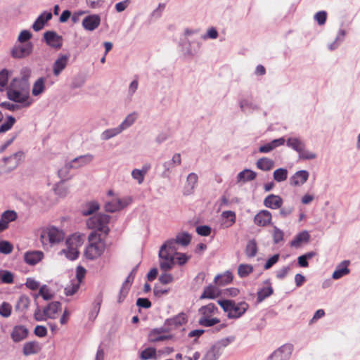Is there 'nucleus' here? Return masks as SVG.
<instances>
[{
	"instance_id": "f257e3e1",
	"label": "nucleus",
	"mask_w": 360,
	"mask_h": 360,
	"mask_svg": "<svg viewBox=\"0 0 360 360\" xmlns=\"http://www.w3.org/2000/svg\"><path fill=\"white\" fill-rule=\"evenodd\" d=\"M23 71L25 75L21 78H14L7 86V96L10 100L24 103V106L27 107L31 103L27 101L30 96V70L25 69Z\"/></svg>"
},
{
	"instance_id": "f03ea898",
	"label": "nucleus",
	"mask_w": 360,
	"mask_h": 360,
	"mask_svg": "<svg viewBox=\"0 0 360 360\" xmlns=\"http://www.w3.org/2000/svg\"><path fill=\"white\" fill-rule=\"evenodd\" d=\"M176 245V242L174 239H170L161 246L159 252L161 270L167 271L174 266L175 264V255L177 253Z\"/></svg>"
},
{
	"instance_id": "7ed1b4c3",
	"label": "nucleus",
	"mask_w": 360,
	"mask_h": 360,
	"mask_svg": "<svg viewBox=\"0 0 360 360\" xmlns=\"http://www.w3.org/2000/svg\"><path fill=\"white\" fill-rule=\"evenodd\" d=\"M88 242L89 244L84 251L86 258L91 260L98 258L105 248L104 240L101 238L98 233L91 232L88 237Z\"/></svg>"
},
{
	"instance_id": "20e7f679",
	"label": "nucleus",
	"mask_w": 360,
	"mask_h": 360,
	"mask_svg": "<svg viewBox=\"0 0 360 360\" xmlns=\"http://www.w3.org/2000/svg\"><path fill=\"white\" fill-rule=\"evenodd\" d=\"M219 305L226 313L227 317L236 319L241 317L248 309L249 305L245 302L236 303L231 300H220L217 301Z\"/></svg>"
},
{
	"instance_id": "39448f33",
	"label": "nucleus",
	"mask_w": 360,
	"mask_h": 360,
	"mask_svg": "<svg viewBox=\"0 0 360 360\" xmlns=\"http://www.w3.org/2000/svg\"><path fill=\"white\" fill-rule=\"evenodd\" d=\"M108 199L105 201L104 209L108 212H119L128 205L132 202V198L129 196H120L117 193H114L112 190H110L107 193Z\"/></svg>"
},
{
	"instance_id": "423d86ee",
	"label": "nucleus",
	"mask_w": 360,
	"mask_h": 360,
	"mask_svg": "<svg viewBox=\"0 0 360 360\" xmlns=\"http://www.w3.org/2000/svg\"><path fill=\"white\" fill-rule=\"evenodd\" d=\"M219 312V309L213 303L201 307L198 309L200 316L198 323L205 327H210L220 322L218 318L212 317Z\"/></svg>"
},
{
	"instance_id": "0eeeda50",
	"label": "nucleus",
	"mask_w": 360,
	"mask_h": 360,
	"mask_svg": "<svg viewBox=\"0 0 360 360\" xmlns=\"http://www.w3.org/2000/svg\"><path fill=\"white\" fill-rule=\"evenodd\" d=\"M63 231L55 226H49L41 230L40 241L44 248L52 246L60 243L64 238Z\"/></svg>"
},
{
	"instance_id": "6e6552de",
	"label": "nucleus",
	"mask_w": 360,
	"mask_h": 360,
	"mask_svg": "<svg viewBox=\"0 0 360 360\" xmlns=\"http://www.w3.org/2000/svg\"><path fill=\"white\" fill-rule=\"evenodd\" d=\"M110 216L105 214H98L89 218L86 226L89 229H97L107 233L109 231L107 225L110 221Z\"/></svg>"
},
{
	"instance_id": "1a4fd4ad",
	"label": "nucleus",
	"mask_w": 360,
	"mask_h": 360,
	"mask_svg": "<svg viewBox=\"0 0 360 360\" xmlns=\"http://www.w3.org/2000/svg\"><path fill=\"white\" fill-rule=\"evenodd\" d=\"M292 346L284 345L275 350L268 360H288L292 353Z\"/></svg>"
},
{
	"instance_id": "9d476101",
	"label": "nucleus",
	"mask_w": 360,
	"mask_h": 360,
	"mask_svg": "<svg viewBox=\"0 0 360 360\" xmlns=\"http://www.w3.org/2000/svg\"><path fill=\"white\" fill-rule=\"evenodd\" d=\"M32 43H26L15 46L11 50V55L15 58H22L28 56L32 51Z\"/></svg>"
},
{
	"instance_id": "9b49d317",
	"label": "nucleus",
	"mask_w": 360,
	"mask_h": 360,
	"mask_svg": "<svg viewBox=\"0 0 360 360\" xmlns=\"http://www.w3.org/2000/svg\"><path fill=\"white\" fill-rule=\"evenodd\" d=\"M271 213L266 210L259 211L254 217V223L259 226H267L271 224Z\"/></svg>"
},
{
	"instance_id": "f8f14e48",
	"label": "nucleus",
	"mask_w": 360,
	"mask_h": 360,
	"mask_svg": "<svg viewBox=\"0 0 360 360\" xmlns=\"http://www.w3.org/2000/svg\"><path fill=\"white\" fill-rule=\"evenodd\" d=\"M101 24V18L97 14H92L85 17L82 20L83 27L88 31L95 30Z\"/></svg>"
},
{
	"instance_id": "ddd939ff",
	"label": "nucleus",
	"mask_w": 360,
	"mask_h": 360,
	"mask_svg": "<svg viewBox=\"0 0 360 360\" xmlns=\"http://www.w3.org/2000/svg\"><path fill=\"white\" fill-rule=\"evenodd\" d=\"M28 333V329L25 326L18 325L13 327L11 333V338L14 342H19L26 339Z\"/></svg>"
},
{
	"instance_id": "4468645a",
	"label": "nucleus",
	"mask_w": 360,
	"mask_h": 360,
	"mask_svg": "<svg viewBox=\"0 0 360 360\" xmlns=\"http://www.w3.org/2000/svg\"><path fill=\"white\" fill-rule=\"evenodd\" d=\"M84 240V236L79 233H74L66 239L65 246L72 248V250H79Z\"/></svg>"
},
{
	"instance_id": "2eb2a0df",
	"label": "nucleus",
	"mask_w": 360,
	"mask_h": 360,
	"mask_svg": "<svg viewBox=\"0 0 360 360\" xmlns=\"http://www.w3.org/2000/svg\"><path fill=\"white\" fill-rule=\"evenodd\" d=\"M187 322V315L184 313H180L173 318L168 319L165 321V325L169 330L177 328Z\"/></svg>"
},
{
	"instance_id": "dca6fc26",
	"label": "nucleus",
	"mask_w": 360,
	"mask_h": 360,
	"mask_svg": "<svg viewBox=\"0 0 360 360\" xmlns=\"http://www.w3.org/2000/svg\"><path fill=\"white\" fill-rule=\"evenodd\" d=\"M309 176L307 170L297 171L290 177V183L294 186H300L307 181Z\"/></svg>"
},
{
	"instance_id": "f3484780",
	"label": "nucleus",
	"mask_w": 360,
	"mask_h": 360,
	"mask_svg": "<svg viewBox=\"0 0 360 360\" xmlns=\"http://www.w3.org/2000/svg\"><path fill=\"white\" fill-rule=\"evenodd\" d=\"M44 37L48 45L54 48H60L62 37L53 31H48L44 34Z\"/></svg>"
},
{
	"instance_id": "a211bd4d",
	"label": "nucleus",
	"mask_w": 360,
	"mask_h": 360,
	"mask_svg": "<svg viewBox=\"0 0 360 360\" xmlns=\"http://www.w3.org/2000/svg\"><path fill=\"white\" fill-rule=\"evenodd\" d=\"M264 205L270 209H278L283 205V199L279 195L270 194L264 199Z\"/></svg>"
},
{
	"instance_id": "6ab92c4d",
	"label": "nucleus",
	"mask_w": 360,
	"mask_h": 360,
	"mask_svg": "<svg viewBox=\"0 0 360 360\" xmlns=\"http://www.w3.org/2000/svg\"><path fill=\"white\" fill-rule=\"evenodd\" d=\"M44 257L41 251H30L24 255V260L29 265H35L40 262Z\"/></svg>"
},
{
	"instance_id": "aec40b11",
	"label": "nucleus",
	"mask_w": 360,
	"mask_h": 360,
	"mask_svg": "<svg viewBox=\"0 0 360 360\" xmlns=\"http://www.w3.org/2000/svg\"><path fill=\"white\" fill-rule=\"evenodd\" d=\"M52 18V13L51 12L44 11L35 20L32 25V29L36 31H40L44 26L46 22Z\"/></svg>"
},
{
	"instance_id": "412c9836",
	"label": "nucleus",
	"mask_w": 360,
	"mask_h": 360,
	"mask_svg": "<svg viewBox=\"0 0 360 360\" xmlns=\"http://www.w3.org/2000/svg\"><path fill=\"white\" fill-rule=\"evenodd\" d=\"M41 347L39 342L36 341H30L24 344L22 347V353L25 356H30L39 353Z\"/></svg>"
},
{
	"instance_id": "4be33fe9",
	"label": "nucleus",
	"mask_w": 360,
	"mask_h": 360,
	"mask_svg": "<svg viewBox=\"0 0 360 360\" xmlns=\"http://www.w3.org/2000/svg\"><path fill=\"white\" fill-rule=\"evenodd\" d=\"M68 56L63 55L60 56L53 63V72L55 76H58L60 72L65 68L68 61Z\"/></svg>"
},
{
	"instance_id": "5701e85b",
	"label": "nucleus",
	"mask_w": 360,
	"mask_h": 360,
	"mask_svg": "<svg viewBox=\"0 0 360 360\" xmlns=\"http://www.w3.org/2000/svg\"><path fill=\"white\" fill-rule=\"evenodd\" d=\"M150 168V166L149 165H145L141 169H134L131 171L132 178L136 180L139 184H141L143 182L145 176Z\"/></svg>"
},
{
	"instance_id": "b1692460",
	"label": "nucleus",
	"mask_w": 360,
	"mask_h": 360,
	"mask_svg": "<svg viewBox=\"0 0 360 360\" xmlns=\"http://www.w3.org/2000/svg\"><path fill=\"white\" fill-rule=\"evenodd\" d=\"M181 164V155L179 153H175L172 160L166 161L163 163V167L165 168L164 174H167L176 166H179Z\"/></svg>"
},
{
	"instance_id": "393cba45",
	"label": "nucleus",
	"mask_w": 360,
	"mask_h": 360,
	"mask_svg": "<svg viewBox=\"0 0 360 360\" xmlns=\"http://www.w3.org/2000/svg\"><path fill=\"white\" fill-rule=\"evenodd\" d=\"M61 304L59 302H52L44 308V313L48 319H55L56 314L60 311Z\"/></svg>"
},
{
	"instance_id": "a878e982",
	"label": "nucleus",
	"mask_w": 360,
	"mask_h": 360,
	"mask_svg": "<svg viewBox=\"0 0 360 360\" xmlns=\"http://www.w3.org/2000/svg\"><path fill=\"white\" fill-rule=\"evenodd\" d=\"M349 264V261H344L339 264L333 272L332 278L333 279H339L342 276L347 275L349 273V269L347 267Z\"/></svg>"
},
{
	"instance_id": "bb28decb",
	"label": "nucleus",
	"mask_w": 360,
	"mask_h": 360,
	"mask_svg": "<svg viewBox=\"0 0 360 360\" xmlns=\"http://www.w3.org/2000/svg\"><path fill=\"white\" fill-rule=\"evenodd\" d=\"M24 157L22 151H18L4 159L6 164L10 165L11 168H15Z\"/></svg>"
},
{
	"instance_id": "cd10ccee",
	"label": "nucleus",
	"mask_w": 360,
	"mask_h": 360,
	"mask_svg": "<svg viewBox=\"0 0 360 360\" xmlns=\"http://www.w3.org/2000/svg\"><path fill=\"white\" fill-rule=\"evenodd\" d=\"M138 118V113L136 112H133L126 116L124 120L122 122V123L118 125L122 131L127 129L130 127H131Z\"/></svg>"
},
{
	"instance_id": "c85d7f7f",
	"label": "nucleus",
	"mask_w": 360,
	"mask_h": 360,
	"mask_svg": "<svg viewBox=\"0 0 360 360\" xmlns=\"http://www.w3.org/2000/svg\"><path fill=\"white\" fill-rule=\"evenodd\" d=\"M198 176L195 173H190L186 179V193L189 195L193 192L197 185Z\"/></svg>"
},
{
	"instance_id": "c756f323",
	"label": "nucleus",
	"mask_w": 360,
	"mask_h": 360,
	"mask_svg": "<svg viewBox=\"0 0 360 360\" xmlns=\"http://www.w3.org/2000/svg\"><path fill=\"white\" fill-rule=\"evenodd\" d=\"M257 176V174L255 172L245 169L240 172L237 176V182H245L248 181L254 180Z\"/></svg>"
},
{
	"instance_id": "7c9ffc66",
	"label": "nucleus",
	"mask_w": 360,
	"mask_h": 360,
	"mask_svg": "<svg viewBox=\"0 0 360 360\" xmlns=\"http://www.w3.org/2000/svg\"><path fill=\"white\" fill-rule=\"evenodd\" d=\"M264 283L266 284L267 286L262 288L257 292V301L259 302H262L264 299L271 295L274 292L269 280H266Z\"/></svg>"
},
{
	"instance_id": "2f4dec72",
	"label": "nucleus",
	"mask_w": 360,
	"mask_h": 360,
	"mask_svg": "<svg viewBox=\"0 0 360 360\" xmlns=\"http://www.w3.org/2000/svg\"><path fill=\"white\" fill-rule=\"evenodd\" d=\"M256 166L262 171H269L274 168V161L268 158H262L257 161Z\"/></svg>"
},
{
	"instance_id": "473e14b6",
	"label": "nucleus",
	"mask_w": 360,
	"mask_h": 360,
	"mask_svg": "<svg viewBox=\"0 0 360 360\" xmlns=\"http://www.w3.org/2000/svg\"><path fill=\"white\" fill-rule=\"evenodd\" d=\"M122 130L119 126L104 130L101 134V139L102 141H108L112 138L122 133Z\"/></svg>"
},
{
	"instance_id": "72a5a7b5",
	"label": "nucleus",
	"mask_w": 360,
	"mask_h": 360,
	"mask_svg": "<svg viewBox=\"0 0 360 360\" xmlns=\"http://www.w3.org/2000/svg\"><path fill=\"white\" fill-rule=\"evenodd\" d=\"M163 329H153L149 333V340L151 342L162 341L172 338V335H162L161 333L163 332Z\"/></svg>"
},
{
	"instance_id": "f704fd0d",
	"label": "nucleus",
	"mask_w": 360,
	"mask_h": 360,
	"mask_svg": "<svg viewBox=\"0 0 360 360\" xmlns=\"http://www.w3.org/2000/svg\"><path fill=\"white\" fill-rule=\"evenodd\" d=\"M232 280V274L229 271H226L223 274L217 275L214 278V282L217 285H225L230 283Z\"/></svg>"
},
{
	"instance_id": "c9c22d12",
	"label": "nucleus",
	"mask_w": 360,
	"mask_h": 360,
	"mask_svg": "<svg viewBox=\"0 0 360 360\" xmlns=\"http://www.w3.org/2000/svg\"><path fill=\"white\" fill-rule=\"evenodd\" d=\"M221 217L224 220L223 224L226 227H230L236 222V216L233 211H224Z\"/></svg>"
},
{
	"instance_id": "e433bc0d",
	"label": "nucleus",
	"mask_w": 360,
	"mask_h": 360,
	"mask_svg": "<svg viewBox=\"0 0 360 360\" xmlns=\"http://www.w3.org/2000/svg\"><path fill=\"white\" fill-rule=\"evenodd\" d=\"M138 266L139 265H136L135 267L133 268L129 276L127 277L125 281L122 284V292H124V294L128 293L130 285L134 279L135 274H136Z\"/></svg>"
},
{
	"instance_id": "4c0bfd02",
	"label": "nucleus",
	"mask_w": 360,
	"mask_h": 360,
	"mask_svg": "<svg viewBox=\"0 0 360 360\" xmlns=\"http://www.w3.org/2000/svg\"><path fill=\"white\" fill-rule=\"evenodd\" d=\"M219 296V291L217 288L212 285L205 288L200 299H214Z\"/></svg>"
},
{
	"instance_id": "58836bf2",
	"label": "nucleus",
	"mask_w": 360,
	"mask_h": 360,
	"mask_svg": "<svg viewBox=\"0 0 360 360\" xmlns=\"http://www.w3.org/2000/svg\"><path fill=\"white\" fill-rule=\"evenodd\" d=\"M309 239V234L307 231L300 233L290 243L292 247H299L301 243L307 242Z\"/></svg>"
},
{
	"instance_id": "ea45409f",
	"label": "nucleus",
	"mask_w": 360,
	"mask_h": 360,
	"mask_svg": "<svg viewBox=\"0 0 360 360\" xmlns=\"http://www.w3.org/2000/svg\"><path fill=\"white\" fill-rule=\"evenodd\" d=\"M45 89V79L43 77L39 78L34 84L32 93L37 96L44 92Z\"/></svg>"
},
{
	"instance_id": "a19ab883",
	"label": "nucleus",
	"mask_w": 360,
	"mask_h": 360,
	"mask_svg": "<svg viewBox=\"0 0 360 360\" xmlns=\"http://www.w3.org/2000/svg\"><path fill=\"white\" fill-rule=\"evenodd\" d=\"M287 146L300 153L304 147V143L297 138H290L287 140Z\"/></svg>"
},
{
	"instance_id": "79ce46f5",
	"label": "nucleus",
	"mask_w": 360,
	"mask_h": 360,
	"mask_svg": "<svg viewBox=\"0 0 360 360\" xmlns=\"http://www.w3.org/2000/svg\"><path fill=\"white\" fill-rule=\"evenodd\" d=\"M94 160V155L91 154H86L84 155L79 156L75 158L72 162L75 164H78L79 167H82L91 163Z\"/></svg>"
},
{
	"instance_id": "37998d69",
	"label": "nucleus",
	"mask_w": 360,
	"mask_h": 360,
	"mask_svg": "<svg viewBox=\"0 0 360 360\" xmlns=\"http://www.w3.org/2000/svg\"><path fill=\"white\" fill-rule=\"evenodd\" d=\"M141 360L156 359V349L153 347H148L140 354Z\"/></svg>"
},
{
	"instance_id": "c03bdc74",
	"label": "nucleus",
	"mask_w": 360,
	"mask_h": 360,
	"mask_svg": "<svg viewBox=\"0 0 360 360\" xmlns=\"http://www.w3.org/2000/svg\"><path fill=\"white\" fill-rule=\"evenodd\" d=\"M288 170L284 168H279L276 169L273 173L274 179L277 182H282L288 178Z\"/></svg>"
},
{
	"instance_id": "a18cd8bd",
	"label": "nucleus",
	"mask_w": 360,
	"mask_h": 360,
	"mask_svg": "<svg viewBox=\"0 0 360 360\" xmlns=\"http://www.w3.org/2000/svg\"><path fill=\"white\" fill-rule=\"evenodd\" d=\"M99 209V204L97 202H90L86 205L82 210V214L84 216L91 215Z\"/></svg>"
},
{
	"instance_id": "49530a36",
	"label": "nucleus",
	"mask_w": 360,
	"mask_h": 360,
	"mask_svg": "<svg viewBox=\"0 0 360 360\" xmlns=\"http://www.w3.org/2000/svg\"><path fill=\"white\" fill-rule=\"evenodd\" d=\"M39 295L41 296L44 300H50L53 297V294L46 285H42L39 288L38 294H36L34 297L37 298Z\"/></svg>"
},
{
	"instance_id": "de8ad7c7",
	"label": "nucleus",
	"mask_w": 360,
	"mask_h": 360,
	"mask_svg": "<svg viewBox=\"0 0 360 360\" xmlns=\"http://www.w3.org/2000/svg\"><path fill=\"white\" fill-rule=\"evenodd\" d=\"M257 252V245L255 240L248 241L245 248V254L248 257H253Z\"/></svg>"
},
{
	"instance_id": "09e8293b",
	"label": "nucleus",
	"mask_w": 360,
	"mask_h": 360,
	"mask_svg": "<svg viewBox=\"0 0 360 360\" xmlns=\"http://www.w3.org/2000/svg\"><path fill=\"white\" fill-rule=\"evenodd\" d=\"M191 236L186 232L180 233L176 236V238L174 239L176 244H180L183 246L188 245L191 242Z\"/></svg>"
},
{
	"instance_id": "8fccbe9b",
	"label": "nucleus",
	"mask_w": 360,
	"mask_h": 360,
	"mask_svg": "<svg viewBox=\"0 0 360 360\" xmlns=\"http://www.w3.org/2000/svg\"><path fill=\"white\" fill-rule=\"evenodd\" d=\"M79 253V250H72V248L66 246L65 248L63 249L59 252V255H64L67 259L70 260H74L78 257Z\"/></svg>"
},
{
	"instance_id": "3c124183",
	"label": "nucleus",
	"mask_w": 360,
	"mask_h": 360,
	"mask_svg": "<svg viewBox=\"0 0 360 360\" xmlns=\"http://www.w3.org/2000/svg\"><path fill=\"white\" fill-rule=\"evenodd\" d=\"M17 218V213L13 210H7L2 213L1 219L8 226V224Z\"/></svg>"
},
{
	"instance_id": "603ef678",
	"label": "nucleus",
	"mask_w": 360,
	"mask_h": 360,
	"mask_svg": "<svg viewBox=\"0 0 360 360\" xmlns=\"http://www.w3.org/2000/svg\"><path fill=\"white\" fill-rule=\"evenodd\" d=\"M15 123V119L13 116H8L7 120L2 123L0 126V134L5 133L9 131L14 124Z\"/></svg>"
},
{
	"instance_id": "864d4df0",
	"label": "nucleus",
	"mask_w": 360,
	"mask_h": 360,
	"mask_svg": "<svg viewBox=\"0 0 360 360\" xmlns=\"http://www.w3.org/2000/svg\"><path fill=\"white\" fill-rule=\"evenodd\" d=\"M253 271V267L249 264H240L238 268V274L240 277H246Z\"/></svg>"
},
{
	"instance_id": "5fc2aeb1",
	"label": "nucleus",
	"mask_w": 360,
	"mask_h": 360,
	"mask_svg": "<svg viewBox=\"0 0 360 360\" xmlns=\"http://www.w3.org/2000/svg\"><path fill=\"white\" fill-rule=\"evenodd\" d=\"M0 278L3 283L11 284L13 283V274L9 271H0Z\"/></svg>"
},
{
	"instance_id": "6e6d98bb",
	"label": "nucleus",
	"mask_w": 360,
	"mask_h": 360,
	"mask_svg": "<svg viewBox=\"0 0 360 360\" xmlns=\"http://www.w3.org/2000/svg\"><path fill=\"white\" fill-rule=\"evenodd\" d=\"M234 340L233 337H229L219 340L216 342L213 346L216 349H217L220 353L221 350L228 346L231 342Z\"/></svg>"
},
{
	"instance_id": "4d7b16f0",
	"label": "nucleus",
	"mask_w": 360,
	"mask_h": 360,
	"mask_svg": "<svg viewBox=\"0 0 360 360\" xmlns=\"http://www.w3.org/2000/svg\"><path fill=\"white\" fill-rule=\"evenodd\" d=\"M12 312L11 305L6 302H4L0 305V315L4 318H8L11 316Z\"/></svg>"
},
{
	"instance_id": "13d9d810",
	"label": "nucleus",
	"mask_w": 360,
	"mask_h": 360,
	"mask_svg": "<svg viewBox=\"0 0 360 360\" xmlns=\"http://www.w3.org/2000/svg\"><path fill=\"white\" fill-rule=\"evenodd\" d=\"M220 352L212 346L205 354L202 360H217Z\"/></svg>"
},
{
	"instance_id": "bf43d9fd",
	"label": "nucleus",
	"mask_w": 360,
	"mask_h": 360,
	"mask_svg": "<svg viewBox=\"0 0 360 360\" xmlns=\"http://www.w3.org/2000/svg\"><path fill=\"white\" fill-rule=\"evenodd\" d=\"M8 81V72L3 70L0 72V91H3L7 86Z\"/></svg>"
},
{
	"instance_id": "052dcab7",
	"label": "nucleus",
	"mask_w": 360,
	"mask_h": 360,
	"mask_svg": "<svg viewBox=\"0 0 360 360\" xmlns=\"http://www.w3.org/2000/svg\"><path fill=\"white\" fill-rule=\"evenodd\" d=\"M80 286L79 282H74L72 283L70 285H68L65 288V294L67 296L73 295L75 293H76Z\"/></svg>"
},
{
	"instance_id": "680f3d73",
	"label": "nucleus",
	"mask_w": 360,
	"mask_h": 360,
	"mask_svg": "<svg viewBox=\"0 0 360 360\" xmlns=\"http://www.w3.org/2000/svg\"><path fill=\"white\" fill-rule=\"evenodd\" d=\"M13 247L11 243L6 240L0 241V252L8 255L13 251Z\"/></svg>"
},
{
	"instance_id": "e2e57ef3",
	"label": "nucleus",
	"mask_w": 360,
	"mask_h": 360,
	"mask_svg": "<svg viewBox=\"0 0 360 360\" xmlns=\"http://www.w3.org/2000/svg\"><path fill=\"white\" fill-rule=\"evenodd\" d=\"M86 3L92 9H99L103 7L105 0H86Z\"/></svg>"
},
{
	"instance_id": "0e129e2a",
	"label": "nucleus",
	"mask_w": 360,
	"mask_h": 360,
	"mask_svg": "<svg viewBox=\"0 0 360 360\" xmlns=\"http://www.w3.org/2000/svg\"><path fill=\"white\" fill-rule=\"evenodd\" d=\"M273 240L275 243L283 240V232L276 226H274Z\"/></svg>"
},
{
	"instance_id": "69168bd1",
	"label": "nucleus",
	"mask_w": 360,
	"mask_h": 360,
	"mask_svg": "<svg viewBox=\"0 0 360 360\" xmlns=\"http://www.w3.org/2000/svg\"><path fill=\"white\" fill-rule=\"evenodd\" d=\"M32 37V33L28 31V30H22L20 32L18 37V41L22 44L27 41H28L29 39H30Z\"/></svg>"
},
{
	"instance_id": "338daca9",
	"label": "nucleus",
	"mask_w": 360,
	"mask_h": 360,
	"mask_svg": "<svg viewBox=\"0 0 360 360\" xmlns=\"http://www.w3.org/2000/svg\"><path fill=\"white\" fill-rule=\"evenodd\" d=\"M305 146L302 148L301 152L299 153L300 158L305 160H312L316 158V155L309 150L304 149Z\"/></svg>"
},
{
	"instance_id": "774afa93",
	"label": "nucleus",
	"mask_w": 360,
	"mask_h": 360,
	"mask_svg": "<svg viewBox=\"0 0 360 360\" xmlns=\"http://www.w3.org/2000/svg\"><path fill=\"white\" fill-rule=\"evenodd\" d=\"M196 232L198 235L207 236L211 233V228L208 226H199L196 227Z\"/></svg>"
}]
</instances>
